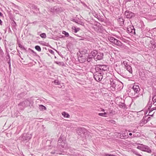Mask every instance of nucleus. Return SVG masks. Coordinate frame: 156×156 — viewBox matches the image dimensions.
Returning <instances> with one entry per match:
<instances>
[{
  "mask_svg": "<svg viewBox=\"0 0 156 156\" xmlns=\"http://www.w3.org/2000/svg\"><path fill=\"white\" fill-rule=\"evenodd\" d=\"M98 69H95L96 72L94 73V77L95 80L98 82L101 81L103 78L104 72L98 71Z\"/></svg>",
  "mask_w": 156,
  "mask_h": 156,
  "instance_id": "nucleus-1",
  "label": "nucleus"
},
{
  "mask_svg": "<svg viewBox=\"0 0 156 156\" xmlns=\"http://www.w3.org/2000/svg\"><path fill=\"white\" fill-rule=\"evenodd\" d=\"M95 69H98V71H101L102 72H104L105 73H106V72L109 70L108 66L104 65H97Z\"/></svg>",
  "mask_w": 156,
  "mask_h": 156,
  "instance_id": "nucleus-2",
  "label": "nucleus"
},
{
  "mask_svg": "<svg viewBox=\"0 0 156 156\" xmlns=\"http://www.w3.org/2000/svg\"><path fill=\"white\" fill-rule=\"evenodd\" d=\"M30 104V101L27 99L20 102L18 105V106L22 109H24L25 107L29 106Z\"/></svg>",
  "mask_w": 156,
  "mask_h": 156,
  "instance_id": "nucleus-3",
  "label": "nucleus"
},
{
  "mask_svg": "<svg viewBox=\"0 0 156 156\" xmlns=\"http://www.w3.org/2000/svg\"><path fill=\"white\" fill-rule=\"evenodd\" d=\"M108 39L110 42L117 46H120L122 45V43L113 37H108Z\"/></svg>",
  "mask_w": 156,
  "mask_h": 156,
  "instance_id": "nucleus-4",
  "label": "nucleus"
},
{
  "mask_svg": "<svg viewBox=\"0 0 156 156\" xmlns=\"http://www.w3.org/2000/svg\"><path fill=\"white\" fill-rule=\"evenodd\" d=\"M58 145L61 146V147L63 148L66 145V143H65L64 140L62 138V136H60L58 140Z\"/></svg>",
  "mask_w": 156,
  "mask_h": 156,
  "instance_id": "nucleus-5",
  "label": "nucleus"
},
{
  "mask_svg": "<svg viewBox=\"0 0 156 156\" xmlns=\"http://www.w3.org/2000/svg\"><path fill=\"white\" fill-rule=\"evenodd\" d=\"M122 64L125 67V68L126 70L128 71L129 73H132V67L129 65L126 62H123L122 63Z\"/></svg>",
  "mask_w": 156,
  "mask_h": 156,
  "instance_id": "nucleus-6",
  "label": "nucleus"
},
{
  "mask_svg": "<svg viewBox=\"0 0 156 156\" xmlns=\"http://www.w3.org/2000/svg\"><path fill=\"white\" fill-rule=\"evenodd\" d=\"M132 89L135 93L137 94L139 93L140 89L138 85L134 84L132 87Z\"/></svg>",
  "mask_w": 156,
  "mask_h": 156,
  "instance_id": "nucleus-7",
  "label": "nucleus"
},
{
  "mask_svg": "<svg viewBox=\"0 0 156 156\" xmlns=\"http://www.w3.org/2000/svg\"><path fill=\"white\" fill-rule=\"evenodd\" d=\"M149 121V119L148 120L146 116L144 117L143 119L140 122L139 124L140 126H142Z\"/></svg>",
  "mask_w": 156,
  "mask_h": 156,
  "instance_id": "nucleus-8",
  "label": "nucleus"
},
{
  "mask_svg": "<svg viewBox=\"0 0 156 156\" xmlns=\"http://www.w3.org/2000/svg\"><path fill=\"white\" fill-rule=\"evenodd\" d=\"M127 31L129 33H131V34H135V30L133 26L129 27L127 28Z\"/></svg>",
  "mask_w": 156,
  "mask_h": 156,
  "instance_id": "nucleus-9",
  "label": "nucleus"
},
{
  "mask_svg": "<svg viewBox=\"0 0 156 156\" xmlns=\"http://www.w3.org/2000/svg\"><path fill=\"white\" fill-rule=\"evenodd\" d=\"M103 56L104 55L103 53L98 52L94 60L96 61L101 60L103 58Z\"/></svg>",
  "mask_w": 156,
  "mask_h": 156,
  "instance_id": "nucleus-10",
  "label": "nucleus"
},
{
  "mask_svg": "<svg viewBox=\"0 0 156 156\" xmlns=\"http://www.w3.org/2000/svg\"><path fill=\"white\" fill-rule=\"evenodd\" d=\"M85 130L84 128H78L77 130V133L79 136H81V134L84 133Z\"/></svg>",
  "mask_w": 156,
  "mask_h": 156,
  "instance_id": "nucleus-11",
  "label": "nucleus"
},
{
  "mask_svg": "<svg viewBox=\"0 0 156 156\" xmlns=\"http://www.w3.org/2000/svg\"><path fill=\"white\" fill-rule=\"evenodd\" d=\"M125 14L126 18H130L134 16V14L129 11H126L125 12Z\"/></svg>",
  "mask_w": 156,
  "mask_h": 156,
  "instance_id": "nucleus-12",
  "label": "nucleus"
},
{
  "mask_svg": "<svg viewBox=\"0 0 156 156\" xmlns=\"http://www.w3.org/2000/svg\"><path fill=\"white\" fill-rule=\"evenodd\" d=\"M94 28L95 30L98 32L101 33L103 32V30L102 29L101 27L100 26V25H95L94 27Z\"/></svg>",
  "mask_w": 156,
  "mask_h": 156,
  "instance_id": "nucleus-13",
  "label": "nucleus"
},
{
  "mask_svg": "<svg viewBox=\"0 0 156 156\" xmlns=\"http://www.w3.org/2000/svg\"><path fill=\"white\" fill-rule=\"evenodd\" d=\"M110 84L111 85V87H112L114 89H115L116 86L115 84V80H114L113 79L111 78L110 79Z\"/></svg>",
  "mask_w": 156,
  "mask_h": 156,
  "instance_id": "nucleus-14",
  "label": "nucleus"
},
{
  "mask_svg": "<svg viewBox=\"0 0 156 156\" xmlns=\"http://www.w3.org/2000/svg\"><path fill=\"white\" fill-rule=\"evenodd\" d=\"M143 147V149L144 150H143V151L149 153H151V150L149 147L144 145V146Z\"/></svg>",
  "mask_w": 156,
  "mask_h": 156,
  "instance_id": "nucleus-15",
  "label": "nucleus"
},
{
  "mask_svg": "<svg viewBox=\"0 0 156 156\" xmlns=\"http://www.w3.org/2000/svg\"><path fill=\"white\" fill-rule=\"evenodd\" d=\"M23 139L25 140H28L31 138V136L29 133L23 134Z\"/></svg>",
  "mask_w": 156,
  "mask_h": 156,
  "instance_id": "nucleus-16",
  "label": "nucleus"
},
{
  "mask_svg": "<svg viewBox=\"0 0 156 156\" xmlns=\"http://www.w3.org/2000/svg\"><path fill=\"white\" fill-rule=\"evenodd\" d=\"M118 22L120 26H122L124 24V20L122 17H120L118 19Z\"/></svg>",
  "mask_w": 156,
  "mask_h": 156,
  "instance_id": "nucleus-17",
  "label": "nucleus"
},
{
  "mask_svg": "<svg viewBox=\"0 0 156 156\" xmlns=\"http://www.w3.org/2000/svg\"><path fill=\"white\" fill-rule=\"evenodd\" d=\"M98 52V51L96 50L92 51L90 53V55H91V56H92V57L95 59L96 56Z\"/></svg>",
  "mask_w": 156,
  "mask_h": 156,
  "instance_id": "nucleus-18",
  "label": "nucleus"
},
{
  "mask_svg": "<svg viewBox=\"0 0 156 156\" xmlns=\"http://www.w3.org/2000/svg\"><path fill=\"white\" fill-rule=\"evenodd\" d=\"M78 60L80 62L83 63L86 61V59H85L83 56H82L79 58Z\"/></svg>",
  "mask_w": 156,
  "mask_h": 156,
  "instance_id": "nucleus-19",
  "label": "nucleus"
},
{
  "mask_svg": "<svg viewBox=\"0 0 156 156\" xmlns=\"http://www.w3.org/2000/svg\"><path fill=\"white\" fill-rule=\"evenodd\" d=\"M152 100L153 102V104H155L156 105V94L153 95L152 97Z\"/></svg>",
  "mask_w": 156,
  "mask_h": 156,
  "instance_id": "nucleus-20",
  "label": "nucleus"
},
{
  "mask_svg": "<svg viewBox=\"0 0 156 156\" xmlns=\"http://www.w3.org/2000/svg\"><path fill=\"white\" fill-rule=\"evenodd\" d=\"M62 115L65 118H69L70 117L69 115L65 112H63L62 113Z\"/></svg>",
  "mask_w": 156,
  "mask_h": 156,
  "instance_id": "nucleus-21",
  "label": "nucleus"
},
{
  "mask_svg": "<svg viewBox=\"0 0 156 156\" xmlns=\"http://www.w3.org/2000/svg\"><path fill=\"white\" fill-rule=\"evenodd\" d=\"M139 144L140 145L138 146L137 147V148L143 151V150H144L143 149V148H144L143 146H144V145H143V144Z\"/></svg>",
  "mask_w": 156,
  "mask_h": 156,
  "instance_id": "nucleus-22",
  "label": "nucleus"
},
{
  "mask_svg": "<svg viewBox=\"0 0 156 156\" xmlns=\"http://www.w3.org/2000/svg\"><path fill=\"white\" fill-rule=\"evenodd\" d=\"M72 29L74 33H76L80 30V29L78 28H76L75 27H72Z\"/></svg>",
  "mask_w": 156,
  "mask_h": 156,
  "instance_id": "nucleus-23",
  "label": "nucleus"
},
{
  "mask_svg": "<svg viewBox=\"0 0 156 156\" xmlns=\"http://www.w3.org/2000/svg\"><path fill=\"white\" fill-rule=\"evenodd\" d=\"M93 58L92 56H91V55H89L87 58V60L88 62H90L92 61Z\"/></svg>",
  "mask_w": 156,
  "mask_h": 156,
  "instance_id": "nucleus-24",
  "label": "nucleus"
},
{
  "mask_svg": "<svg viewBox=\"0 0 156 156\" xmlns=\"http://www.w3.org/2000/svg\"><path fill=\"white\" fill-rule=\"evenodd\" d=\"M39 109L41 110H46V107L42 105H39Z\"/></svg>",
  "mask_w": 156,
  "mask_h": 156,
  "instance_id": "nucleus-25",
  "label": "nucleus"
},
{
  "mask_svg": "<svg viewBox=\"0 0 156 156\" xmlns=\"http://www.w3.org/2000/svg\"><path fill=\"white\" fill-rule=\"evenodd\" d=\"M140 136V134L139 132H136L135 134H133V136L132 137H138Z\"/></svg>",
  "mask_w": 156,
  "mask_h": 156,
  "instance_id": "nucleus-26",
  "label": "nucleus"
},
{
  "mask_svg": "<svg viewBox=\"0 0 156 156\" xmlns=\"http://www.w3.org/2000/svg\"><path fill=\"white\" fill-rule=\"evenodd\" d=\"M60 9L57 6H55L54 7L53 10H55V11L56 12H58L59 11Z\"/></svg>",
  "mask_w": 156,
  "mask_h": 156,
  "instance_id": "nucleus-27",
  "label": "nucleus"
},
{
  "mask_svg": "<svg viewBox=\"0 0 156 156\" xmlns=\"http://www.w3.org/2000/svg\"><path fill=\"white\" fill-rule=\"evenodd\" d=\"M35 49L38 51H40L41 50V47L38 45H36L35 47Z\"/></svg>",
  "mask_w": 156,
  "mask_h": 156,
  "instance_id": "nucleus-28",
  "label": "nucleus"
},
{
  "mask_svg": "<svg viewBox=\"0 0 156 156\" xmlns=\"http://www.w3.org/2000/svg\"><path fill=\"white\" fill-rule=\"evenodd\" d=\"M107 114L106 112H104V113H99L98 114V115L100 116L105 117L107 116L105 115Z\"/></svg>",
  "mask_w": 156,
  "mask_h": 156,
  "instance_id": "nucleus-29",
  "label": "nucleus"
},
{
  "mask_svg": "<svg viewBox=\"0 0 156 156\" xmlns=\"http://www.w3.org/2000/svg\"><path fill=\"white\" fill-rule=\"evenodd\" d=\"M93 16L98 19H99L100 18V16L97 14L96 13L94 12L93 13Z\"/></svg>",
  "mask_w": 156,
  "mask_h": 156,
  "instance_id": "nucleus-30",
  "label": "nucleus"
},
{
  "mask_svg": "<svg viewBox=\"0 0 156 156\" xmlns=\"http://www.w3.org/2000/svg\"><path fill=\"white\" fill-rule=\"evenodd\" d=\"M51 154H61L60 153H59L58 152V151H56V150H55L54 151H53L51 152Z\"/></svg>",
  "mask_w": 156,
  "mask_h": 156,
  "instance_id": "nucleus-31",
  "label": "nucleus"
},
{
  "mask_svg": "<svg viewBox=\"0 0 156 156\" xmlns=\"http://www.w3.org/2000/svg\"><path fill=\"white\" fill-rule=\"evenodd\" d=\"M56 63L59 66H63L64 65V63L63 62H56Z\"/></svg>",
  "mask_w": 156,
  "mask_h": 156,
  "instance_id": "nucleus-32",
  "label": "nucleus"
},
{
  "mask_svg": "<svg viewBox=\"0 0 156 156\" xmlns=\"http://www.w3.org/2000/svg\"><path fill=\"white\" fill-rule=\"evenodd\" d=\"M40 36L43 38H45L46 37V34L44 33H42L40 34Z\"/></svg>",
  "mask_w": 156,
  "mask_h": 156,
  "instance_id": "nucleus-33",
  "label": "nucleus"
},
{
  "mask_svg": "<svg viewBox=\"0 0 156 156\" xmlns=\"http://www.w3.org/2000/svg\"><path fill=\"white\" fill-rule=\"evenodd\" d=\"M18 46L20 48H21L22 49L26 50V49L21 44H18Z\"/></svg>",
  "mask_w": 156,
  "mask_h": 156,
  "instance_id": "nucleus-34",
  "label": "nucleus"
},
{
  "mask_svg": "<svg viewBox=\"0 0 156 156\" xmlns=\"http://www.w3.org/2000/svg\"><path fill=\"white\" fill-rule=\"evenodd\" d=\"M108 122L109 123L113 124H115V121L113 120H108Z\"/></svg>",
  "mask_w": 156,
  "mask_h": 156,
  "instance_id": "nucleus-35",
  "label": "nucleus"
},
{
  "mask_svg": "<svg viewBox=\"0 0 156 156\" xmlns=\"http://www.w3.org/2000/svg\"><path fill=\"white\" fill-rule=\"evenodd\" d=\"M63 34H64L65 36L66 37H68L69 35V33L67 32H66L65 31H63L62 32Z\"/></svg>",
  "mask_w": 156,
  "mask_h": 156,
  "instance_id": "nucleus-36",
  "label": "nucleus"
},
{
  "mask_svg": "<svg viewBox=\"0 0 156 156\" xmlns=\"http://www.w3.org/2000/svg\"><path fill=\"white\" fill-rule=\"evenodd\" d=\"M151 47L153 49H154L156 47V46L155 44H151Z\"/></svg>",
  "mask_w": 156,
  "mask_h": 156,
  "instance_id": "nucleus-37",
  "label": "nucleus"
},
{
  "mask_svg": "<svg viewBox=\"0 0 156 156\" xmlns=\"http://www.w3.org/2000/svg\"><path fill=\"white\" fill-rule=\"evenodd\" d=\"M54 83L56 84L57 85H59L60 83L58 81V80H55L54 81Z\"/></svg>",
  "mask_w": 156,
  "mask_h": 156,
  "instance_id": "nucleus-38",
  "label": "nucleus"
},
{
  "mask_svg": "<svg viewBox=\"0 0 156 156\" xmlns=\"http://www.w3.org/2000/svg\"><path fill=\"white\" fill-rule=\"evenodd\" d=\"M120 107L125 108L126 107V105L124 103H121V104L120 105Z\"/></svg>",
  "mask_w": 156,
  "mask_h": 156,
  "instance_id": "nucleus-39",
  "label": "nucleus"
},
{
  "mask_svg": "<svg viewBox=\"0 0 156 156\" xmlns=\"http://www.w3.org/2000/svg\"><path fill=\"white\" fill-rule=\"evenodd\" d=\"M152 103L151 102H150V101L148 102V105L149 106V108L150 107H151L152 106Z\"/></svg>",
  "mask_w": 156,
  "mask_h": 156,
  "instance_id": "nucleus-40",
  "label": "nucleus"
},
{
  "mask_svg": "<svg viewBox=\"0 0 156 156\" xmlns=\"http://www.w3.org/2000/svg\"><path fill=\"white\" fill-rule=\"evenodd\" d=\"M49 51V52H50L51 53V54H54V51L53 50H50Z\"/></svg>",
  "mask_w": 156,
  "mask_h": 156,
  "instance_id": "nucleus-41",
  "label": "nucleus"
},
{
  "mask_svg": "<svg viewBox=\"0 0 156 156\" xmlns=\"http://www.w3.org/2000/svg\"><path fill=\"white\" fill-rule=\"evenodd\" d=\"M8 63H9V66L10 67L11 66V64H10V60L9 59V60L8 61Z\"/></svg>",
  "mask_w": 156,
  "mask_h": 156,
  "instance_id": "nucleus-42",
  "label": "nucleus"
},
{
  "mask_svg": "<svg viewBox=\"0 0 156 156\" xmlns=\"http://www.w3.org/2000/svg\"><path fill=\"white\" fill-rule=\"evenodd\" d=\"M155 108H156V107H155V108H153L152 109H153V110H152V111H150V112H149V114H150V113L151 112H152V111L153 110H154L155 109Z\"/></svg>",
  "mask_w": 156,
  "mask_h": 156,
  "instance_id": "nucleus-43",
  "label": "nucleus"
},
{
  "mask_svg": "<svg viewBox=\"0 0 156 156\" xmlns=\"http://www.w3.org/2000/svg\"><path fill=\"white\" fill-rule=\"evenodd\" d=\"M2 21L0 19V24L1 25H2Z\"/></svg>",
  "mask_w": 156,
  "mask_h": 156,
  "instance_id": "nucleus-44",
  "label": "nucleus"
},
{
  "mask_svg": "<svg viewBox=\"0 0 156 156\" xmlns=\"http://www.w3.org/2000/svg\"><path fill=\"white\" fill-rule=\"evenodd\" d=\"M0 16H3V14L0 12Z\"/></svg>",
  "mask_w": 156,
  "mask_h": 156,
  "instance_id": "nucleus-45",
  "label": "nucleus"
},
{
  "mask_svg": "<svg viewBox=\"0 0 156 156\" xmlns=\"http://www.w3.org/2000/svg\"><path fill=\"white\" fill-rule=\"evenodd\" d=\"M132 132L133 133H135V132H136V131H135V130H133L132 131Z\"/></svg>",
  "mask_w": 156,
  "mask_h": 156,
  "instance_id": "nucleus-46",
  "label": "nucleus"
},
{
  "mask_svg": "<svg viewBox=\"0 0 156 156\" xmlns=\"http://www.w3.org/2000/svg\"><path fill=\"white\" fill-rule=\"evenodd\" d=\"M129 135L130 136H132V133H129Z\"/></svg>",
  "mask_w": 156,
  "mask_h": 156,
  "instance_id": "nucleus-47",
  "label": "nucleus"
},
{
  "mask_svg": "<svg viewBox=\"0 0 156 156\" xmlns=\"http://www.w3.org/2000/svg\"><path fill=\"white\" fill-rule=\"evenodd\" d=\"M32 52L34 53L35 54H36V52H35L33 50H32Z\"/></svg>",
  "mask_w": 156,
  "mask_h": 156,
  "instance_id": "nucleus-48",
  "label": "nucleus"
},
{
  "mask_svg": "<svg viewBox=\"0 0 156 156\" xmlns=\"http://www.w3.org/2000/svg\"><path fill=\"white\" fill-rule=\"evenodd\" d=\"M147 118L148 119V120H149H149H150V117H148V118L147 117Z\"/></svg>",
  "mask_w": 156,
  "mask_h": 156,
  "instance_id": "nucleus-49",
  "label": "nucleus"
},
{
  "mask_svg": "<svg viewBox=\"0 0 156 156\" xmlns=\"http://www.w3.org/2000/svg\"><path fill=\"white\" fill-rule=\"evenodd\" d=\"M49 1L51 2H53V0H49Z\"/></svg>",
  "mask_w": 156,
  "mask_h": 156,
  "instance_id": "nucleus-50",
  "label": "nucleus"
},
{
  "mask_svg": "<svg viewBox=\"0 0 156 156\" xmlns=\"http://www.w3.org/2000/svg\"><path fill=\"white\" fill-rule=\"evenodd\" d=\"M137 155L138 156H142V155H141L140 154H137Z\"/></svg>",
  "mask_w": 156,
  "mask_h": 156,
  "instance_id": "nucleus-51",
  "label": "nucleus"
},
{
  "mask_svg": "<svg viewBox=\"0 0 156 156\" xmlns=\"http://www.w3.org/2000/svg\"><path fill=\"white\" fill-rule=\"evenodd\" d=\"M101 111L104 112L105 111V110L104 109H101Z\"/></svg>",
  "mask_w": 156,
  "mask_h": 156,
  "instance_id": "nucleus-52",
  "label": "nucleus"
},
{
  "mask_svg": "<svg viewBox=\"0 0 156 156\" xmlns=\"http://www.w3.org/2000/svg\"><path fill=\"white\" fill-rule=\"evenodd\" d=\"M2 51V49H1V47H0V51L1 52Z\"/></svg>",
  "mask_w": 156,
  "mask_h": 156,
  "instance_id": "nucleus-53",
  "label": "nucleus"
},
{
  "mask_svg": "<svg viewBox=\"0 0 156 156\" xmlns=\"http://www.w3.org/2000/svg\"><path fill=\"white\" fill-rule=\"evenodd\" d=\"M151 115V116H152L153 115V114H152V115L150 114V115Z\"/></svg>",
  "mask_w": 156,
  "mask_h": 156,
  "instance_id": "nucleus-54",
  "label": "nucleus"
},
{
  "mask_svg": "<svg viewBox=\"0 0 156 156\" xmlns=\"http://www.w3.org/2000/svg\"><path fill=\"white\" fill-rule=\"evenodd\" d=\"M127 0L128 1H131L132 0Z\"/></svg>",
  "mask_w": 156,
  "mask_h": 156,
  "instance_id": "nucleus-55",
  "label": "nucleus"
},
{
  "mask_svg": "<svg viewBox=\"0 0 156 156\" xmlns=\"http://www.w3.org/2000/svg\"><path fill=\"white\" fill-rule=\"evenodd\" d=\"M8 57H9V58H10V56L9 55H8Z\"/></svg>",
  "mask_w": 156,
  "mask_h": 156,
  "instance_id": "nucleus-56",
  "label": "nucleus"
}]
</instances>
